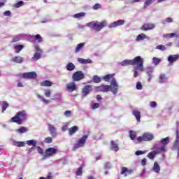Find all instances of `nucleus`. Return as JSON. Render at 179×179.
I'll return each mask as SVG.
<instances>
[{
  "instance_id": "47",
  "label": "nucleus",
  "mask_w": 179,
  "mask_h": 179,
  "mask_svg": "<svg viewBox=\"0 0 179 179\" xmlns=\"http://www.w3.org/2000/svg\"><path fill=\"white\" fill-rule=\"evenodd\" d=\"M85 15H86V13H80L75 14L73 15V17H75V19H79L80 17H83Z\"/></svg>"
},
{
  "instance_id": "26",
  "label": "nucleus",
  "mask_w": 179,
  "mask_h": 179,
  "mask_svg": "<svg viewBox=\"0 0 179 179\" xmlns=\"http://www.w3.org/2000/svg\"><path fill=\"white\" fill-rule=\"evenodd\" d=\"M173 149H179V131H176V138L173 143Z\"/></svg>"
},
{
  "instance_id": "32",
  "label": "nucleus",
  "mask_w": 179,
  "mask_h": 179,
  "mask_svg": "<svg viewBox=\"0 0 179 179\" xmlns=\"http://www.w3.org/2000/svg\"><path fill=\"white\" fill-rule=\"evenodd\" d=\"M24 47V46H23V45H15L14 49L16 50L15 53L19 54L20 52V51H22L23 50Z\"/></svg>"
},
{
  "instance_id": "35",
  "label": "nucleus",
  "mask_w": 179,
  "mask_h": 179,
  "mask_svg": "<svg viewBox=\"0 0 179 179\" xmlns=\"http://www.w3.org/2000/svg\"><path fill=\"white\" fill-rule=\"evenodd\" d=\"M145 71L148 76H151L152 73H153V71H155V69L153 68V66H151L147 67Z\"/></svg>"
},
{
  "instance_id": "10",
  "label": "nucleus",
  "mask_w": 179,
  "mask_h": 179,
  "mask_svg": "<svg viewBox=\"0 0 179 179\" xmlns=\"http://www.w3.org/2000/svg\"><path fill=\"white\" fill-rule=\"evenodd\" d=\"M92 91H93V86L89 85H85L82 89L83 97H86L89 96V94H90V93H92Z\"/></svg>"
},
{
  "instance_id": "25",
  "label": "nucleus",
  "mask_w": 179,
  "mask_h": 179,
  "mask_svg": "<svg viewBox=\"0 0 179 179\" xmlns=\"http://www.w3.org/2000/svg\"><path fill=\"white\" fill-rule=\"evenodd\" d=\"M132 114L134 115V117H136L137 122H141V111L138 110H134Z\"/></svg>"
},
{
  "instance_id": "36",
  "label": "nucleus",
  "mask_w": 179,
  "mask_h": 179,
  "mask_svg": "<svg viewBox=\"0 0 179 179\" xmlns=\"http://www.w3.org/2000/svg\"><path fill=\"white\" fill-rule=\"evenodd\" d=\"M8 107H9V103H8V102L6 101H3L1 103V113H5V110H6V108H8Z\"/></svg>"
},
{
  "instance_id": "43",
  "label": "nucleus",
  "mask_w": 179,
  "mask_h": 179,
  "mask_svg": "<svg viewBox=\"0 0 179 179\" xmlns=\"http://www.w3.org/2000/svg\"><path fill=\"white\" fill-rule=\"evenodd\" d=\"M23 38V34H18L13 38L14 43H16Z\"/></svg>"
},
{
  "instance_id": "5",
  "label": "nucleus",
  "mask_w": 179,
  "mask_h": 179,
  "mask_svg": "<svg viewBox=\"0 0 179 179\" xmlns=\"http://www.w3.org/2000/svg\"><path fill=\"white\" fill-rule=\"evenodd\" d=\"M86 141H87V135L83 136L78 141L73 145V150H77V149L83 148L86 143Z\"/></svg>"
},
{
  "instance_id": "19",
  "label": "nucleus",
  "mask_w": 179,
  "mask_h": 179,
  "mask_svg": "<svg viewBox=\"0 0 179 179\" xmlns=\"http://www.w3.org/2000/svg\"><path fill=\"white\" fill-rule=\"evenodd\" d=\"M169 78L164 73H161L159 76V83H167Z\"/></svg>"
},
{
  "instance_id": "7",
  "label": "nucleus",
  "mask_w": 179,
  "mask_h": 179,
  "mask_svg": "<svg viewBox=\"0 0 179 179\" xmlns=\"http://www.w3.org/2000/svg\"><path fill=\"white\" fill-rule=\"evenodd\" d=\"M83 79H85V73L82 71H76L72 75L73 82H79Z\"/></svg>"
},
{
  "instance_id": "23",
  "label": "nucleus",
  "mask_w": 179,
  "mask_h": 179,
  "mask_svg": "<svg viewBox=\"0 0 179 179\" xmlns=\"http://www.w3.org/2000/svg\"><path fill=\"white\" fill-rule=\"evenodd\" d=\"M75 68H76V66H75V64L72 62H69L66 65V69L69 72H72V71H75Z\"/></svg>"
},
{
  "instance_id": "60",
  "label": "nucleus",
  "mask_w": 179,
  "mask_h": 179,
  "mask_svg": "<svg viewBox=\"0 0 179 179\" xmlns=\"http://www.w3.org/2000/svg\"><path fill=\"white\" fill-rule=\"evenodd\" d=\"M100 8H101V5H100L99 3H96L93 6L92 9H94V10H97V9H100Z\"/></svg>"
},
{
  "instance_id": "31",
  "label": "nucleus",
  "mask_w": 179,
  "mask_h": 179,
  "mask_svg": "<svg viewBox=\"0 0 179 179\" xmlns=\"http://www.w3.org/2000/svg\"><path fill=\"white\" fill-rule=\"evenodd\" d=\"M14 146H17V148H23L26 143L24 141H13Z\"/></svg>"
},
{
  "instance_id": "55",
  "label": "nucleus",
  "mask_w": 179,
  "mask_h": 179,
  "mask_svg": "<svg viewBox=\"0 0 179 179\" xmlns=\"http://www.w3.org/2000/svg\"><path fill=\"white\" fill-rule=\"evenodd\" d=\"M62 96L59 93H57L54 94V99L52 100H61Z\"/></svg>"
},
{
  "instance_id": "45",
  "label": "nucleus",
  "mask_w": 179,
  "mask_h": 179,
  "mask_svg": "<svg viewBox=\"0 0 179 179\" xmlns=\"http://www.w3.org/2000/svg\"><path fill=\"white\" fill-rule=\"evenodd\" d=\"M162 24H166V23H173V18L167 17L165 20H162Z\"/></svg>"
},
{
  "instance_id": "28",
  "label": "nucleus",
  "mask_w": 179,
  "mask_h": 179,
  "mask_svg": "<svg viewBox=\"0 0 179 179\" xmlns=\"http://www.w3.org/2000/svg\"><path fill=\"white\" fill-rule=\"evenodd\" d=\"M152 171H154V173H160V165H159V163L157 162H155L154 163Z\"/></svg>"
},
{
  "instance_id": "22",
  "label": "nucleus",
  "mask_w": 179,
  "mask_h": 179,
  "mask_svg": "<svg viewBox=\"0 0 179 179\" xmlns=\"http://www.w3.org/2000/svg\"><path fill=\"white\" fill-rule=\"evenodd\" d=\"M157 155H159V151L153 150V151L150 152L147 155V157H148V159H150V160H153V159H155Z\"/></svg>"
},
{
  "instance_id": "30",
  "label": "nucleus",
  "mask_w": 179,
  "mask_h": 179,
  "mask_svg": "<svg viewBox=\"0 0 179 179\" xmlns=\"http://www.w3.org/2000/svg\"><path fill=\"white\" fill-rule=\"evenodd\" d=\"M26 143L29 146H33L32 148H36L37 146V141L36 140L27 141Z\"/></svg>"
},
{
  "instance_id": "3",
  "label": "nucleus",
  "mask_w": 179,
  "mask_h": 179,
  "mask_svg": "<svg viewBox=\"0 0 179 179\" xmlns=\"http://www.w3.org/2000/svg\"><path fill=\"white\" fill-rule=\"evenodd\" d=\"M27 120V114L26 113V110H22L17 113L15 117L11 118V122H15L18 125H22L23 121H26Z\"/></svg>"
},
{
  "instance_id": "38",
  "label": "nucleus",
  "mask_w": 179,
  "mask_h": 179,
  "mask_svg": "<svg viewBox=\"0 0 179 179\" xmlns=\"http://www.w3.org/2000/svg\"><path fill=\"white\" fill-rule=\"evenodd\" d=\"M160 62H162V59L157 57L152 58V64H154L155 66H157Z\"/></svg>"
},
{
  "instance_id": "52",
  "label": "nucleus",
  "mask_w": 179,
  "mask_h": 179,
  "mask_svg": "<svg viewBox=\"0 0 179 179\" xmlns=\"http://www.w3.org/2000/svg\"><path fill=\"white\" fill-rule=\"evenodd\" d=\"M143 87V85H142V83L141 82L136 83V89H137V90H142Z\"/></svg>"
},
{
  "instance_id": "11",
  "label": "nucleus",
  "mask_w": 179,
  "mask_h": 179,
  "mask_svg": "<svg viewBox=\"0 0 179 179\" xmlns=\"http://www.w3.org/2000/svg\"><path fill=\"white\" fill-rule=\"evenodd\" d=\"M96 92H101L102 93H107L110 92V86L107 85H101L100 86L94 87Z\"/></svg>"
},
{
  "instance_id": "64",
  "label": "nucleus",
  "mask_w": 179,
  "mask_h": 179,
  "mask_svg": "<svg viewBox=\"0 0 179 179\" xmlns=\"http://www.w3.org/2000/svg\"><path fill=\"white\" fill-rule=\"evenodd\" d=\"M105 169L106 170H109V169H111V164L110 162H106L105 164Z\"/></svg>"
},
{
  "instance_id": "27",
  "label": "nucleus",
  "mask_w": 179,
  "mask_h": 179,
  "mask_svg": "<svg viewBox=\"0 0 179 179\" xmlns=\"http://www.w3.org/2000/svg\"><path fill=\"white\" fill-rule=\"evenodd\" d=\"M111 150H113L114 152H118L120 150V148L118 147V143L115 141H111Z\"/></svg>"
},
{
  "instance_id": "59",
  "label": "nucleus",
  "mask_w": 179,
  "mask_h": 179,
  "mask_svg": "<svg viewBox=\"0 0 179 179\" xmlns=\"http://www.w3.org/2000/svg\"><path fill=\"white\" fill-rule=\"evenodd\" d=\"M69 125V124L66 123V124L63 125V127H62V132H65V131H68L69 129H68V126Z\"/></svg>"
},
{
  "instance_id": "20",
  "label": "nucleus",
  "mask_w": 179,
  "mask_h": 179,
  "mask_svg": "<svg viewBox=\"0 0 179 179\" xmlns=\"http://www.w3.org/2000/svg\"><path fill=\"white\" fill-rule=\"evenodd\" d=\"M79 131V127L78 126H73L71 128L69 129V135L72 136V135H75L76 132Z\"/></svg>"
},
{
  "instance_id": "54",
  "label": "nucleus",
  "mask_w": 179,
  "mask_h": 179,
  "mask_svg": "<svg viewBox=\"0 0 179 179\" xmlns=\"http://www.w3.org/2000/svg\"><path fill=\"white\" fill-rule=\"evenodd\" d=\"M64 115L67 118H69V117H72V111L71 110H66L64 113Z\"/></svg>"
},
{
  "instance_id": "50",
  "label": "nucleus",
  "mask_w": 179,
  "mask_h": 179,
  "mask_svg": "<svg viewBox=\"0 0 179 179\" xmlns=\"http://www.w3.org/2000/svg\"><path fill=\"white\" fill-rule=\"evenodd\" d=\"M156 50H160V51H166V50H167V48H166V46L164 45H159L157 46H156Z\"/></svg>"
},
{
  "instance_id": "2",
  "label": "nucleus",
  "mask_w": 179,
  "mask_h": 179,
  "mask_svg": "<svg viewBox=\"0 0 179 179\" xmlns=\"http://www.w3.org/2000/svg\"><path fill=\"white\" fill-rule=\"evenodd\" d=\"M86 26L91 29V30H94V31L99 32L107 26V21H102L101 22L98 21H91L87 23Z\"/></svg>"
},
{
  "instance_id": "16",
  "label": "nucleus",
  "mask_w": 179,
  "mask_h": 179,
  "mask_svg": "<svg viewBox=\"0 0 179 179\" xmlns=\"http://www.w3.org/2000/svg\"><path fill=\"white\" fill-rule=\"evenodd\" d=\"M48 131L52 136H57V127L53 124H48Z\"/></svg>"
},
{
  "instance_id": "48",
  "label": "nucleus",
  "mask_w": 179,
  "mask_h": 179,
  "mask_svg": "<svg viewBox=\"0 0 179 179\" xmlns=\"http://www.w3.org/2000/svg\"><path fill=\"white\" fill-rule=\"evenodd\" d=\"M51 94H52V92H51V90L50 89H47V90H44V95L45 96V97H51Z\"/></svg>"
},
{
  "instance_id": "39",
  "label": "nucleus",
  "mask_w": 179,
  "mask_h": 179,
  "mask_svg": "<svg viewBox=\"0 0 179 179\" xmlns=\"http://www.w3.org/2000/svg\"><path fill=\"white\" fill-rule=\"evenodd\" d=\"M92 80L94 83H100V82H101V78L97 75H95L92 77Z\"/></svg>"
},
{
  "instance_id": "37",
  "label": "nucleus",
  "mask_w": 179,
  "mask_h": 179,
  "mask_svg": "<svg viewBox=\"0 0 179 179\" xmlns=\"http://www.w3.org/2000/svg\"><path fill=\"white\" fill-rule=\"evenodd\" d=\"M177 36H178V35L176 33H171V34H165L164 35V37L165 38H173V37H176V38H177Z\"/></svg>"
},
{
  "instance_id": "62",
  "label": "nucleus",
  "mask_w": 179,
  "mask_h": 179,
  "mask_svg": "<svg viewBox=\"0 0 179 179\" xmlns=\"http://www.w3.org/2000/svg\"><path fill=\"white\" fill-rule=\"evenodd\" d=\"M150 106L152 108H156V107H157V103H156V101H151Z\"/></svg>"
},
{
  "instance_id": "18",
  "label": "nucleus",
  "mask_w": 179,
  "mask_h": 179,
  "mask_svg": "<svg viewBox=\"0 0 179 179\" xmlns=\"http://www.w3.org/2000/svg\"><path fill=\"white\" fill-rule=\"evenodd\" d=\"M85 45H86L85 43H80L78 44L76 48L74 49L75 54H78V52H80V51H82V50L85 48Z\"/></svg>"
},
{
  "instance_id": "14",
  "label": "nucleus",
  "mask_w": 179,
  "mask_h": 179,
  "mask_svg": "<svg viewBox=\"0 0 179 179\" xmlns=\"http://www.w3.org/2000/svg\"><path fill=\"white\" fill-rule=\"evenodd\" d=\"M168 62H169L170 65H173V62H176V61L179 60V54L176 55H170L168 57Z\"/></svg>"
},
{
  "instance_id": "34",
  "label": "nucleus",
  "mask_w": 179,
  "mask_h": 179,
  "mask_svg": "<svg viewBox=\"0 0 179 179\" xmlns=\"http://www.w3.org/2000/svg\"><path fill=\"white\" fill-rule=\"evenodd\" d=\"M160 143H162V145H164V146H166V145H169L170 143V137H166L165 138L161 139Z\"/></svg>"
},
{
  "instance_id": "24",
  "label": "nucleus",
  "mask_w": 179,
  "mask_h": 179,
  "mask_svg": "<svg viewBox=\"0 0 179 179\" xmlns=\"http://www.w3.org/2000/svg\"><path fill=\"white\" fill-rule=\"evenodd\" d=\"M11 61L13 62H15V64H22L24 61L23 57H20V56H16L14 57L11 59Z\"/></svg>"
},
{
  "instance_id": "6",
  "label": "nucleus",
  "mask_w": 179,
  "mask_h": 179,
  "mask_svg": "<svg viewBox=\"0 0 179 179\" xmlns=\"http://www.w3.org/2000/svg\"><path fill=\"white\" fill-rule=\"evenodd\" d=\"M155 138V136H153L151 133H144L142 136H138L137 138L138 142H148L149 141H152Z\"/></svg>"
},
{
  "instance_id": "13",
  "label": "nucleus",
  "mask_w": 179,
  "mask_h": 179,
  "mask_svg": "<svg viewBox=\"0 0 179 179\" xmlns=\"http://www.w3.org/2000/svg\"><path fill=\"white\" fill-rule=\"evenodd\" d=\"M156 27V25L153 23H145L141 27V30L144 31H148L149 30H153Z\"/></svg>"
},
{
  "instance_id": "44",
  "label": "nucleus",
  "mask_w": 179,
  "mask_h": 179,
  "mask_svg": "<svg viewBox=\"0 0 179 179\" xmlns=\"http://www.w3.org/2000/svg\"><path fill=\"white\" fill-rule=\"evenodd\" d=\"M153 2H156V0H145L144 3V8H148L149 5H152Z\"/></svg>"
},
{
  "instance_id": "42",
  "label": "nucleus",
  "mask_w": 179,
  "mask_h": 179,
  "mask_svg": "<svg viewBox=\"0 0 179 179\" xmlns=\"http://www.w3.org/2000/svg\"><path fill=\"white\" fill-rule=\"evenodd\" d=\"M145 38H148V37L146 36V35L141 34H139L137 38H136V41H141L142 40H145Z\"/></svg>"
},
{
  "instance_id": "41",
  "label": "nucleus",
  "mask_w": 179,
  "mask_h": 179,
  "mask_svg": "<svg viewBox=\"0 0 179 179\" xmlns=\"http://www.w3.org/2000/svg\"><path fill=\"white\" fill-rule=\"evenodd\" d=\"M24 5V1H20L17 3L13 4V8H20Z\"/></svg>"
},
{
  "instance_id": "4",
  "label": "nucleus",
  "mask_w": 179,
  "mask_h": 179,
  "mask_svg": "<svg viewBox=\"0 0 179 179\" xmlns=\"http://www.w3.org/2000/svg\"><path fill=\"white\" fill-rule=\"evenodd\" d=\"M118 83L115 78H113L110 80V85H109V92H111L115 96L118 93Z\"/></svg>"
},
{
  "instance_id": "33",
  "label": "nucleus",
  "mask_w": 179,
  "mask_h": 179,
  "mask_svg": "<svg viewBox=\"0 0 179 179\" xmlns=\"http://www.w3.org/2000/svg\"><path fill=\"white\" fill-rule=\"evenodd\" d=\"M41 86L50 87L52 86V83L50 80H44L41 83Z\"/></svg>"
},
{
  "instance_id": "58",
  "label": "nucleus",
  "mask_w": 179,
  "mask_h": 179,
  "mask_svg": "<svg viewBox=\"0 0 179 179\" xmlns=\"http://www.w3.org/2000/svg\"><path fill=\"white\" fill-rule=\"evenodd\" d=\"M128 173V174H131V172L128 171V169L126 167H123L121 171V174H125Z\"/></svg>"
},
{
  "instance_id": "63",
  "label": "nucleus",
  "mask_w": 179,
  "mask_h": 179,
  "mask_svg": "<svg viewBox=\"0 0 179 179\" xmlns=\"http://www.w3.org/2000/svg\"><path fill=\"white\" fill-rule=\"evenodd\" d=\"M83 167L82 166H80L78 169V171H77V173H76V174H77V176H82V174H83Z\"/></svg>"
},
{
  "instance_id": "46",
  "label": "nucleus",
  "mask_w": 179,
  "mask_h": 179,
  "mask_svg": "<svg viewBox=\"0 0 179 179\" xmlns=\"http://www.w3.org/2000/svg\"><path fill=\"white\" fill-rule=\"evenodd\" d=\"M34 38H35V41H38V43H43V38L40 34L34 35Z\"/></svg>"
},
{
  "instance_id": "40",
  "label": "nucleus",
  "mask_w": 179,
  "mask_h": 179,
  "mask_svg": "<svg viewBox=\"0 0 179 179\" xmlns=\"http://www.w3.org/2000/svg\"><path fill=\"white\" fill-rule=\"evenodd\" d=\"M36 96L38 99H40L41 101H43V103H45V104H50V100L44 99L38 94H37Z\"/></svg>"
},
{
  "instance_id": "12",
  "label": "nucleus",
  "mask_w": 179,
  "mask_h": 179,
  "mask_svg": "<svg viewBox=\"0 0 179 179\" xmlns=\"http://www.w3.org/2000/svg\"><path fill=\"white\" fill-rule=\"evenodd\" d=\"M66 90L70 93H72V92H75V90H78V86H76V83H75V81L66 84Z\"/></svg>"
},
{
  "instance_id": "61",
  "label": "nucleus",
  "mask_w": 179,
  "mask_h": 179,
  "mask_svg": "<svg viewBox=\"0 0 179 179\" xmlns=\"http://www.w3.org/2000/svg\"><path fill=\"white\" fill-rule=\"evenodd\" d=\"M100 107V104L99 103H94L92 105V110H96V108H99Z\"/></svg>"
},
{
  "instance_id": "1",
  "label": "nucleus",
  "mask_w": 179,
  "mask_h": 179,
  "mask_svg": "<svg viewBox=\"0 0 179 179\" xmlns=\"http://www.w3.org/2000/svg\"><path fill=\"white\" fill-rule=\"evenodd\" d=\"M143 58L141 57L140 56H137L131 60H124L120 63V65H122V66H128V65H137V69H138L140 72H143V71H145V69L143 68Z\"/></svg>"
},
{
  "instance_id": "57",
  "label": "nucleus",
  "mask_w": 179,
  "mask_h": 179,
  "mask_svg": "<svg viewBox=\"0 0 179 179\" xmlns=\"http://www.w3.org/2000/svg\"><path fill=\"white\" fill-rule=\"evenodd\" d=\"M45 143H52V138L46 137L44 140Z\"/></svg>"
},
{
  "instance_id": "53",
  "label": "nucleus",
  "mask_w": 179,
  "mask_h": 179,
  "mask_svg": "<svg viewBox=\"0 0 179 179\" xmlns=\"http://www.w3.org/2000/svg\"><path fill=\"white\" fill-rule=\"evenodd\" d=\"M138 71H139V69H138V66H135L134 70H133V72H134V78H138V76L139 75L138 73Z\"/></svg>"
},
{
  "instance_id": "29",
  "label": "nucleus",
  "mask_w": 179,
  "mask_h": 179,
  "mask_svg": "<svg viewBox=\"0 0 179 179\" xmlns=\"http://www.w3.org/2000/svg\"><path fill=\"white\" fill-rule=\"evenodd\" d=\"M29 128L26 127H21L20 129L16 130V132L18 134H26V132H28Z\"/></svg>"
},
{
  "instance_id": "49",
  "label": "nucleus",
  "mask_w": 179,
  "mask_h": 179,
  "mask_svg": "<svg viewBox=\"0 0 179 179\" xmlns=\"http://www.w3.org/2000/svg\"><path fill=\"white\" fill-rule=\"evenodd\" d=\"M129 136L131 141H134L135 138H136V133L132 130L129 131Z\"/></svg>"
},
{
  "instance_id": "17",
  "label": "nucleus",
  "mask_w": 179,
  "mask_h": 179,
  "mask_svg": "<svg viewBox=\"0 0 179 179\" xmlns=\"http://www.w3.org/2000/svg\"><path fill=\"white\" fill-rule=\"evenodd\" d=\"M58 149L55 148H49L45 150V155L47 156H52V155H57Z\"/></svg>"
},
{
  "instance_id": "8",
  "label": "nucleus",
  "mask_w": 179,
  "mask_h": 179,
  "mask_svg": "<svg viewBox=\"0 0 179 179\" xmlns=\"http://www.w3.org/2000/svg\"><path fill=\"white\" fill-rule=\"evenodd\" d=\"M19 76L22 79H36V78H37V73L35 71L22 73H20Z\"/></svg>"
},
{
  "instance_id": "56",
  "label": "nucleus",
  "mask_w": 179,
  "mask_h": 179,
  "mask_svg": "<svg viewBox=\"0 0 179 179\" xmlns=\"http://www.w3.org/2000/svg\"><path fill=\"white\" fill-rule=\"evenodd\" d=\"M148 151L144 150V151H141V150H137L135 152L136 156H141V155H145V153H147Z\"/></svg>"
},
{
  "instance_id": "51",
  "label": "nucleus",
  "mask_w": 179,
  "mask_h": 179,
  "mask_svg": "<svg viewBox=\"0 0 179 179\" xmlns=\"http://www.w3.org/2000/svg\"><path fill=\"white\" fill-rule=\"evenodd\" d=\"M111 78H113V75H111V74H108V75L103 76V77L102 78V79H103V80H105V82H109V81H110V79Z\"/></svg>"
},
{
  "instance_id": "21",
  "label": "nucleus",
  "mask_w": 179,
  "mask_h": 179,
  "mask_svg": "<svg viewBox=\"0 0 179 179\" xmlns=\"http://www.w3.org/2000/svg\"><path fill=\"white\" fill-rule=\"evenodd\" d=\"M77 61L78 62H79V64H93V61L90 59L78 58Z\"/></svg>"
},
{
  "instance_id": "9",
  "label": "nucleus",
  "mask_w": 179,
  "mask_h": 179,
  "mask_svg": "<svg viewBox=\"0 0 179 179\" xmlns=\"http://www.w3.org/2000/svg\"><path fill=\"white\" fill-rule=\"evenodd\" d=\"M35 51L36 52L34 55V57L31 59V61H38L41 58V54H43V50L40 49L38 45H35Z\"/></svg>"
},
{
  "instance_id": "15",
  "label": "nucleus",
  "mask_w": 179,
  "mask_h": 179,
  "mask_svg": "<svg viewBox=\"0 0 179 179\" xmlns=\"http://www.w3.org/2000/svg\"><path fill=\"white\" fill-rule=\"evenodd\" d=\"M125 24V21L123 20H119L117 21H115L112 22L109 26L108 29H113L114 27H117V26H122V24Z\"/></svg>"
}]
</instances>
